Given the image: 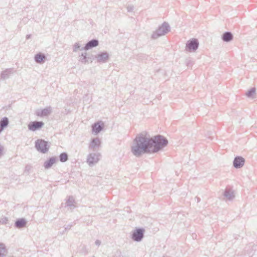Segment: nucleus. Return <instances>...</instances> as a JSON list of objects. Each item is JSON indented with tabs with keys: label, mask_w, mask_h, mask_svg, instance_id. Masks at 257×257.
<instances>
[{
	"label": "nucleus",
	"mask_w": 257,
	"mask_h": 257,
	"mask_svg": "<svg viewBox=\"0 0 257 257\" xmlns=\"http://www.w3.org/2000/svg\"><path fill=\"white\" fill-rule=\"evenodd\" d=\"M6 128L5 127L0 125V133Z\"/></svg>",
	"instance_id": "obj_33"
},
{
	"label": "nucleus",
	"mask_w": 257,
	"mask_h": 257,
	"mask_svg": "<svg viewBox=\"0 0 257 257\" xmlns=\"http://www.w3.org/2000/svg\"><path fill=\"white\" fill-rule=\"evenodd\" d=\"M99 44V41L98 40L93 39L88 41L85 45L84 47L80 49L81 50H88L92 48L97 46Z\"/></svg>",
	"instance_id": "obj_12"
},
{
	"label": "nucleus",
	"mask_w": 257,
	"mask_h": 257,
	"mask_svg": "<svg viewBox=\"0 0 257 257\" xmlns=\"http://www.w3.org/2000/svg\"><path fill=\"white\" fill-rule=\"evenodd\" d=\"M100 156L99 153L89 154L87 156V163L90 166H93L99 161Z\"/></svg>",
	"instance_id": "obj_7"
},
{
	"label": "nucleus",
	"mask_w": 257,
	"mask_h": 257,
	"mask_svg": "<svg viewBox=\"0 0 257 257\" xmlns=\"http://www.w3.org/2000/svg\"><path fill=\"white\" fill-rule=\"evenodd\" d=\"M80 45L79 43H75L73 46V51L74 52H76L77 51V50L80 49Z\"/></svg>",
	"instance_id": "obj_27"
},
{
	"label": "nucleus",
	"mask_w": 257,
	"mask_h": 257,
	"mask_svg": "<svg viewBox=\"0 0 257 257\" xmlns=\"http://www.w3.org/2000/svg\"><path fill=\"white\" fill-rule=\"evenodd\" d=\"M27 221L24 218L17 219L15 222V226L17 228H22L26 226Z\"/></svg>",
	"instance_id": "obj_16"
},
{
	"label": "nucleus",
	"mask_w": 257,
	"mask_h": 257,
	"mask_svg": "<svg viewBox=\"0 0 257 257\" xmlns=\"http://www.w3.org/2000/svg\"><path fill=\"white\" fill-rule=\"evenodd\" d=\"M52 112V107L51 106H48L43 109L38 110L36 111V115L38 116L44 117L49 115Z\"/></svg>",
	"instance_id": "obj_13"
},
{
	"label": "nucleus",
	"mask_w": 257,
	"mask_h": 257,
	"mask_svg": "<svg viewBox=\"0 0 257 257\" xmlns=\"http://www.w3.org/2000/svg\"><path fill=\"white\" fill-rule=\"evenodd\" d=\"M213 134V133L212 132L210 131V132H208L207 133V134L206 135V136L208 138L210 139V140H212L213 138V137L212 136Z\"/></svg>",
	"instance_id": "obj_29"
},
{
	"label": "nucleus",
	"mask_w": 257,
	"mask_h": 257,
	"mask_svg": "<svg viewBox=\"0 0 257 257\" xmlns=\"http://www.w3.org/2000/svg\"><path fill=\"white\" fill-rule=\"evenodd\" d=\"M31 34H28L26 35V39H29L30 38H31Z\"/></svg>",
	"instance_id": "obj_36"
},
{
	"label": "nucleus",
	"mask_w": 257,
	"mask_h": 257,
	"mask_svg": "<svg viewBox=\"0 0 257 257\" xmlns=\"http://www.w3.org/2000/svg\"><path fill=\"white\" fill-rule=\"evenodd\" d=\"M104 123L101 121L95 122L92 125V131L95 135H97L104 128Z\"/></svg>",
	"instance_id": "obj_10"
},
{
	"label": "nucleus",
	"mask_w": 257,
	"mask_h": 257,
	"mask_svg": "<svg viewBox=\"0 0 257 257\" xmlns=\"http://www.w3.org/2000/svg\"><path fill=\"white\" fill-rule=\"evenodd\" d=\"M73 226V224H68L67 225H66L64 226L65 228H64V230L65 231H66L67 230H69L70 229L71 227Z\"/></svg>",
	"instance_id": "obj_32"
},
{
	"label": "nucleus",
	"mask_w": 257,
	"mask_h": 257,
	"mask_svg": "<svg viewBox=\"0 0 257 257\" xmlns=\"http://www.w3.org/2000/svg\"><path fill=\"white\" fill-rule=\"evenodd\" d=\"M35 147L39 152L46 154L48 152L50 146L48 142L43 139H38L35 142Z\"/></svg>",
	"instance_id": "obj_4"
},
{
	"label": "nucleus",
	"mask_w": 257,
	"mask_h": 257,
	"mask_svg": "<svg viewBox=\"0 0 257 257\" xmlns=\"http://www.w3.org/2000/svg\"><path fill=\"white\" fill-rule=\"evenodd\" d=\"M145 229L143 228H136L132 232V239L135 241H141L144 236Z\"/></svg>",
	"instance_id": "obj_6"
},
{
	"label": "nucleus",
	"mask_w": 257,
	"mask_h": 257,
	"mask_svg": "<svg viewBox=\"0 0 257 257\" xmlns=\"http://www.w3.org/2000/svg\"><path fill=\"white\" fill-rule=\"evenodd\" d=\"M100 145V141L99 138H96L92 139L89 145V148L94 149L99 148Z\"/></svg>",
	"instance_id": "obj_20"
},
{
	"label": "nucleus",
	"mask_w": 257,
	"mask_h": 257,
	"mask_svg": "<svg viewBox=\"0 0 257 257\" xmlns=\"http://www.w3.org/2000/svg\"><path fill=\"white\" fill-rule=\"evenodd\" d=\"M59 161L62 163L66 162L68 160V155L67 153L63 152L59 156Z\"/></svg>",
	"instance_id": "obj_22"
},
{
	"label": "nucleus",
	"mask_w": 257,
	"mask_h": 257,
	"mask_svg": "<svg viewBox=\"0 0 257 257\" xmlns=\"http://www.w3.org/2000/svg\"><path fill=\"white\" fill-rule=\"evenodd\" d=\"M44 125L42 121H34L30 122L28 125V129L31 131H36L41 128Z\"/></svg>",
	"instance_id": "obj_8"
},
{
	"label": "nucleus",
	"mask_w": 257,
	"mask_h": 257,
	"mask_svg": "<svg viewBox=\"0 0 257 257\" xmlns=\"http://www.w3.org/2000/svg\"><path fill=\"white\" fill-rule=\"evenodd\" d=\"M31 167L30 166H26L25 167V171H29Z\"/></svg>",
	"instance_id": "obj_34"
},
{
	"label": "nucleus",
	"mask_w": 257,
	"mask_h": 257,
	"mask_svg": "<svg viewBox=\"0 0 257 257\" xmlns=\"http://www.w3.org/2000/svg\"><path fill=\"white\" fill-rule=\"evenodd\" d=\"M9 257H14V256H10Z\"/></svg>",
	"instance_id": "obj_39"
},
{
	"label": "nucleus",
	"mask_w": 257,
	"mask_h": 257,
	"mask_svg": "<svg viewBox=\"0 0 257 257\" xmlns=\"http://www.w3.org/2000/svg\"><path fill=\"white\" fill-rule=\"evenodd\" d=\"M76 202L74 197L72 196H70L66 200V202L65 203V207H69L70 209H73L76 207Z\"/></svg>",
	"instance_id": "obj_15"
},
{
	"label": "nucleus",
	"mask_w": 257,
	"mask_h": 257,
	"mask_svg": "<svg viewBox=\"0 0 257 257\" xmlns=\"http://www.w3.org/2000/svg\"><path fill=\"white\" fill-rule=\"evenodd\" d=\"M149 137L151 154H154L162 150L168 144V140L161 135Z\"/></svg>",
	"instance_id": "obj_2"
},
{
	"label": "nucleus",
	"mask_w": 257,
	"mask_h": 257,
	"mask_svg": "<svg viewBox=\"0 0 257 257\" xmlns=\"http://www.w3.org/2000/svg\"><path fill=\"white\" fill-rule=\"evenodd\" d=\"M8 222V218L7 217H4L0 219V223L6 224Z\"/></svg>",
	"instance_id": "obj_28"
},
{
	"label": "nucleus",
	"mask_w": 257,
	"mask_h": 257,
	"mask_svg": "<svg viewBox=\"0 0 257 257\" xmlns=\"http://www.w3.org/2000/svg\"><path fill=\"white\" fill-rule=\"evenodd\" d=\"M4 150V146L0 143V156L3 155V152Z\"/></svg>",
	"instance_id": "obj_31"
},
{
	"label": "nucleus",
	"mask_w": 257,
	"mask_h": 257,
	"mask_svg": "<svg viewBox=\"0 0 257 257\" xmlns=\"http://www.w3.org/2000/svg\"><path fill=\"white\" fill-rule=\"evenodd\" d=\"M95 58L96 59L97 62L104 63L108 60L109 54L106 51L100 52L95 56Z\"/></svg>",
	"instance_id": "obj_9"
},
{
	"label": "nucleus",
	"mask_w": 257,
	"mask_h": 257,
	"mask_svg": "<svg viewBox=\"0 0 257 257\" xmlns=\"http://www.w3.org/2000/svg\"><path fill=\"white\" fill-rule=\"evenodd\" d=\"M255 91L256 89L255 87H252L250 88L246 92V96L247 97H251L253 96V95L255 94Z\"/></svg>",
	"instance_id": "obj_25"
},
{
	"label": "nucleus",
	"mask_w": 257,
	"mask_h": 257,
	"mask_svg": "<svg viewBox=\"0 0 257 257\" xmlns=\"http://www.w3.org/2000/svg\"><path fill=\"white\" fill-rule=\"evenodd\" d=\"M224 196L228 200H232L235 196L233 191L228 188H226L223 193Z\"/></svg>",
	"instance_id": "obj_19"
},
{
	"label": "nucleus",
	"mask_w": 257,
	"mask_h": 257,
	"mask_svg": "<svg viewBox=\"0 0 257 257\" xmlns=\"http://www.w3.org/2000/svg\"><path fill=\"white\" fill-rule=\"evenodd\" d=\"M95 243L96 245H99L100 244V241L99 240H96Z\"/></svg>",
	"instance_id": "obj_35"
},
{
	"label": "nucleus",
	"mask_w": 257,
	"mask_h": 257,
	"mask_svg": "<svg viewBox=\"0 0 257 257\" xmlns=\"http://www.w3.org/2000/svg\"><path fill=\"white\" fill-rule=\"evenodd\" d=\"M7 252V251L5 244L3 243H0V257L6 256V253Z\"/></svg>",
	"instance_id": "obj_23"
},
{
	"label": "nucleus",
	"mask_w": 257,
	"mask_h": 257,
	"mask_svg": "<svg viewBox=\"0 0 257 257\" xmlns=\"http://www.w3.org/2000/svg\"><path fill=\"white\" fill-rule=\"evenodd\" d=\"M149 141V137L146 134H138L131 147L132 154L136 157H140L145 154H151Z\"/></svg>",
	"instance_id": "obj_1"
},
{
	"label": "nucleus",
	"mask_w": 257,
	"mask_h": 257,
	"mask_svg": "<svg viewBox=\"0 0 257 257\" xmlns=\"http://www.w3.org/2000/svg\"><path fill=\"white\" fill-rule=\"evenodd\" d=\"M56 162L57 158L56 157H50L44 162L43 166L45 169H49L51 168Z\"/></svg>",
	"instance_id": "obj_14"
},
{
	"label": "nucleus",
	"mask_w": 257,
	"mask_h": 257,
	"mask_svg": "<svg viewBox=\"0 0 257 257\" xmlns=\"http://www.w3.org/2000/svg\"><path fill=\"white\" fill-rule=\"evenodd\" d=\"M46 59L45 55L42 53H38L34 57L35 61L39 64H43Z\"/></svg>",
	"instance_id": "obj_17"
},
{
	"label": "nucleus",
	"mask_w": 257,
	"mask_h": 257,
	"mask_svg": "<svg viewBox=\"0 0 257 257\" xmlns=\"http://www.w3.org/2000/svg\"><path fill=\"white\" fill-rule=\"evenodd\" d=\"M245 159L241 156L234 158L233 161V166L236 169L241 168L244 164Z\"/></svg>",
	"instance_id": "obj_11"
},
{
	"label": "nucleus",
	"mask_w": 257,
	"mask_h": 257,
	"mask_svg": "<svg viewBox=\"0 0 257 257\" xmlns=\"http://www.w3.org/2000/svg\"><path fill=\"white\" fill-rule=\"evenodd\" d=\"M9 123V120L8 117H4L0 120V125L6 127Z\"/></svg>",
	"instance_id": "obj_24"
},
{
	"label": "nucleus",
	"mask_w": 257,
	"mask_h": 257,
	"mask_svg": "<svg viewBox=\"0 0 257 257\" xmlns=\"http://www.w3.org/2000/svg\"><path fill=\"white\" fill-rule=\"evenodd\" d=\"M195 199H196L197 202H199L200 201V198L198 197H196Z\"/></svg>",
	"instance_id": "obj_37"
},
{
	"label": "nucleus",
	"mask_w": 257,
	"mask_h": 257,
	"mask_svg": "<svg viewBox=\"0 0 257 257\" xmlns=\"http://www.w3.org/2000/svg\"><path fill=\"white\" fill-rule=\"evenodd\" d=\"M81 56L82 57V58H80L79 61L83 64L86 63L88 62V59L87 58V53H82L81 54Z\"/></svg>",
	"instance_id": "obj_26"
},
{
	"label": "nucleus",
	"mask_w": 257,
	"mask_h": 257,
	"mask_svg": "<svg viewBox=\"0 0 257 257\" xmlns=\"http://www.w3.org/2000/svg\"><path fill=\"white\" fill-rule=\"evenodd\" d=\"M134 7L133 5H129L126 8L128 12H132L134 10Z\"/></svg>",
	"instance_id": "obj_30"
},
{
	"label": "nucleus",
	"mask_w": 257,
	"mask_h": 257,
	"mask_svg": "<svg viewBox=\"0 0 257 257\" xmlns=\"http://www.w3.org/2000/svg\"><path fill=\"white\" fill-rule=\"evenodd\" d=\"M170 31V27L167 22H164L158 28L153 32L151 38L156 39L159 37L166 35Z\"/></svg>",
	"instance_id": "obj_3"
},
{
	"label": "nucleus",
	"mask_w": 257,
	"mask_h": 257,
	"mask_svg": "<svg viewBox=\"0 0 257 257\" xmlns=\"http://www.w3.org/2000/svg\"><path fill=\"white\" fill-rule=\"evenodd\" d=\"M13 68L6 69L5 70L2 71V72L1 73V78L3 79H6L8 78L9 77L10 75L13 73Z\"/></svg>",
	"instance_id": "obj_21"
},
{
	"label": "nucleus",
	"mask_w": 257,
	"mask_h": 257,
	"mask_svg": "<svg viewBox=\"0 0 257 257\" xmlns=\"http://www.w3.org/2000/svg\"><path fill=\"white\" fill-rule=\"evenodd\" d=\"M65 230H63V231H62V232H61L60 233H61V234H63L64 233V232H65Z\"/></svg>",
	"instance_id": "obj_38"
},
{
	"label": "nucleus",
	"mask_w": 257,
	"mask_h": 257,
	"mask_svg": "<svg viewBox=\"0 0 257 257\" xmlns=\"http://www.w3.org/2000/svg\"><path fill=\"white\" fill-rule=\"evenodd\" d=\"M199 41L196 38H192L188 40L185 46L186 51L191 52H195L198 48Z\"/></svg>",
	"instance_id": "obj_5"
},
{
	"label": "nucleus",
	"mask_w": 257,
	"mask_h": 257,
	"mask_svg": "<svg viewBox=\"0 0 257 257\" xmlns=\"http://www.w3.org/2000/svg\"><path fill=\"white\" fill-rule=\"evenodd\" d=\"M221 39L224 42H230L233 39V35L230 32H225L221 36Z\"/></svg>",
	"instance_id": "obj_18"
}]
</instances>
